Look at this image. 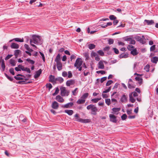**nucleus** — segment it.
<instances>
[{"label": "nucleus", "mask_w": 158, "mask_h": 158, "mask_svg": "<svg viewBox=\"0 0 158 158\" xmlns=\"http://www.w3.org/2000/svg\"><path fill=\"white\" fill-rule=\"evenodd\" d=\"M113 83V81L112 80L108 81L106 84V86H109Z\"/></svg>", "instance_id": "bf43d9fd"}, {"label": "nucleus", "mask_w": 158, "mask_h": 158, "mask_svg": "<svg viewBox=\"0 0 158 158\" xmlns=\"http://www.w3.org/2000/svg\"><path fill=\"white\" fill-rule=\"evenodd\" d=\"M123 39L124 41H129V40H131L130 38L128 36L124 37L123 38Z\"/></svg>", "instance_id": "13d9d810"}, {"label": "nucleus", "mask_w": 158, "mask_h": 158, "mask_svg": "<svg viewBox=\"0 0 158 158\" xmlns=\"http://www.w3.org/2000/svg\"><path fill=\"white\" fill-rule=\"evenodd\" d=\"M85 101V100L80 98L77 102V103L79 104H84Z\"/></svg>", "instance_id": "b1692460"}, {"label": "nucleus", "mask_w": 158, "mask_h": 158, "mask_svg": "<svg viewBox=\"0 0 158 158\" xmlns=\"http://www.w3.org/2000/svg\"><path fill=\"white\" fill-rule=\"evenodd\" d=\"M5 76L8 78V79H9L10 81H13V78L12 77H10L7 74L5 73Z\"/></svg>", "instance_id": "58836bf2"}, {"label": "nucleus", "mask_w": 158, "mask_h": 158, "mask_svg": "<svg viewBox=\"0 0 158 158\" xmlns=\"http://www.w3.org/2000/svg\"><path fill=\"white\" fill-rule=\"evenodd\" d=\"M59 88L57 87L56 88V90L54 93L52 94V95L53 96H55L57 95L59 92Z\"/></svg>", "instance_id": "ea45409f"}, {"label": "nucleus", "mask_w": 158, "mask_h": 158, "mask_svg": "<svg viewBox=\"0 0 158 158\" xmlns=\"http://www.w3.org/2000/svg\"><path fill=\"white\" fill-rule=\"evenodd\" d=\"M128 88L130 89H132V88H135V86L134 85H133L131 83H128Z\"/></svg>", "instance_id": "79ce46f5"}, {"label": "nucleus", "mask_w": 158, "mask_h": 158, "mask_svg": "<svg viewBox=\"0 0 158 158\" xmlns=\"http://www.w3.org/2000/svg\"><path fill=\"white\" fill-rule=\"evenodd\" d=\"M158 61V58L157 56H154L151 59V61L154 63L156 64Z\"/></svg>", "instance_id": "bb28decb"}, {"label": "nucleus", "mask_w": 158, "mask_h": 158, "mask_svg": "<svg viewBox=\"0 0 158 158\" xmlns=\"http://www.w3.org/2000/svg\"><path fill=\"white\" fill-rule=\"evenodd\" d=\"M10 47L12 48L18 49L19 48V45L16 43H12L10 45Z\"/></svg>", "instance_id": "dca6fc26"}, {"label": "nucleus", "mask_w": 158, "mask_h": 158, "mask_svg": "<svg viewBox=\"0 0 158 158\" xmlns=\"http://www.w3.org/2000/svg\"><path fill=\"white\" fill-rule=\"evenodd\" d=\"M110 121L114 123H116L117 122V117L114 114H110L109 115Z\"/></svg>", "instance_id": "0eeeda50"}, {"label": "nucleus", "mask_w": 158, "mask_h": 158, "mask_svg": "<svg viewBox=\"0 0 158 158\" xmlns=\"http://www.w3.org/2000/svg\"><path fill=\"white\" fill-rule=\"evenodd\" d=\"M144 22H146L147 24L148 25H152L154 23V21L153 20H148L145 19L144 20Z\"/></svg>", "instance_id": "a211bd4d"}, {"label": "nucleus", "mask_w": 158, "mask_h": 158, "mask_svg": "<svg viewBox=\"0 0 158 158\" xmlns=\"http://www.w3.org/2000/svg\"><path fill=\"white\" fill-rule=\"evenodd\" d=\"M20 52L21 51L17 49L15 50L14 51V55L16 56V58H17L18 55Z\"/></svg>", "instance_id": "72a5a7b5"}, {"label": "nucleus", "mask_w": 158, "mask_h": 158, "mask_svg": "<svg viewBox=\"0 0 158 158\" xmlns=\"http://www.w3.org/2000/svg\"><path fill=\"white\" fill-rule=\"evenodd\" d=\"M100 99L101 98H94L91 99V101L94 103H96L98 102V101L100 100Z\"/></svg>", "instance_id": "a19ab883"}, {"label": "nucleus", "mask_w": 158, "mask_h": 158, "mask_svg": "<svg viewBox=\"0 0 158 158\" xmlns=\"http://www.w3.org/2000/svg\"><path fill=\"white\" fill-rule=\"evenodd\" d=\"M52 107L55 109H57L59 107V104L56 101L53 102L52 105Z\"/></svg>", "instance_id": "9b49d317"}, {"label": "nucleus", "mask_w": 158, "mask_h": 158, "mask_svg": "<svg viewBox=\"0 0 158 158\" xmlns=\"http://www.w3.org/2000/svg\"><path fill=\"white\" fill-rule=\"evenodd\" d=\"M46 86L47 88H49V89H52V85L50 83L47 84Z\"/></svg>", "instance_id": "8fccbe9b"}, {"label": "nucleus", "mask_w": 158, "mask_h": 158, "mask_svg": "<svg viewBox=\"0 0 158 158\" xmlns=\"http://www.w3.org/2000/svg\"><path fill=\"white\" fill-rule=\"evenodd\" d=\"M10 63L11 65L12 66H15L16 65V61L15 60L11 59L10 60Z\"/></svg>", "instance_id": "c756f323"}, {"label": "nucleus", "mask_w": 158, "mask_h": 158, "mask_svg": "<svg viewBox=\"0 0 158 158\" xmlns=\"http://www.w3.org/2000/svg\"><path fill=\"white\" fill-rule=\"evenodd\" d=\"M120 101L122 103H125L127 101V96L126 94L123 95L120 98Z\"/></svg>", "instance_id": "423d86ee"}, {"label": "nucleus", "mask_w": 158, "mask_h": 158, "mask_svg": "<svg viewBox=\"0 0 158 158\" xmlns=\"http://www.w3.org/2000/svg\"><path fill=\"white\" fill-rule=\"evenodd\" d=\"M19 119L23 123H25L27 122V118L26 117H24L23 114H21L19 117Z\"/></svg>", "instance_id": "ddd939ff"}, {"label": "nucleus", "mask_w": 158, "mask_h": 158, "mask_svg": "<svg viewBox=\"0 0 158 158\" xmlns=\"http://www.w3.org/2000/svg\"><path fill=\"white\" fill-rule=\"evenodd\" d=\"M13 55H8L5 58V60H8L11 57L13 56Z\"/></svg>", "instance_id": "e2e57ef3"}, {"label": "nucleus", "mask_w": 158, "mask_h": 158, "mask_svg": "<svg viewBox=\"0 0 158 158\" xmlns=\"http://www.w3.org/2000/svg\"><path fill=\"white\" fill-rule=\"evenodd\" d=\"M78 88H76L74 90L72 91V93L73 95L74 96L77 95L78 92Z\"/></svg>", "instance_id": "c9c22d12"}, {"label": "nucleus", "mask_w": 158, "mask_h": 158, "mask_svg": "<svg viewBox=\"0 0 158 158\" xmlns=\"http://www.w3.org/2000/svg\"><path fill=\"white\" fill-rule=\"evenodd\" d=\"M130 39H131V40H129V41L130 42L129 44H134L135 43V41L131 38H130Z\"/></svg>", "instance_id": "09e8293b"}, {"label": "nucleus", "mask_w": 158, "mask_h": 158, "mask_svg": "<svg viewBox=\"0 0 158 158\" xmlns=\"http://www.w3.org/2000/svg\"><path fill=\"white\" fill-rule=\"evenodd\" d=\"M101 56H103L104 55V53L102 50H99L97 52Z\"/></svg>", "instance_id": "a18cd8bd"}, {"label": "nucleus", "mask_w": 158, "mask_h": 158, "mask_svg": "<svg viewBox=\"0 0 158 158\" xmlns=\"http://www.w3.org/2000/svg\"><path fill=\"white\" fill-rule=\"evenodd\" d=\"M149 65L147 64L144 67V69L147 72H148L149 70Z\"/></svg>", "instance_id": "c03bdc74"}, {"label": "nucleus", "mask_w": 158, "mask_h": 158, "mask_svg": "<svg viewBox=\"0 0 158 158\" xmlns=\"http://www.w3.org/2000/svg\"><path fill=\"white\" fill-rule=\"evenodd\" d=\"M14 78L17 80H22L23 79L21 77H19L17 76H15L14 77Z\"/></svg>", "instance_id": "69168bd1"}, {"label": "nucleus", "mask_w": 158, "mask_h": 158, "mask_svg": "<svg viewBox=\"0 0 158 158\" xmlns=\"http://www.w3.org/2000/svg\"><path fill=\"white\" fill-rule=\"evenodd\" d=\"M135 39L136 41L139 42L142 44H145L146 43V40L144 35H142L141 37L139 36H136L135 37Z\"/></svg>", "instance_id": "7ed1b4c3"}, {"label": "nucleus", "mask_w": 158, "mask_h": 158, "mask_svg": "<svg viewBox=\"0 0 158 158\" xmlns=\"http://www.w3.org/2000/svg\"><path fill=\"white\" fill-rule=\"evenodd\" d=\"M32 41L34 44H41L42 42L40 36L36 35H33L32 36Z\"/></svg>", "instance_id": "f03ea898"}, {"label": "nucleus", "mask_w": 158, "mask_h": 158, "mask_svg": "<svg viewBox=\"0 0 158 158\" xmlns=\"http://www.w3.org/2000/svg\"><path fill=\"white\" fill-rule=\"evenodd\" d=\"M88 46L89 49L92 50L94 49L96 46L94 44H90L88 45Z\"/></svg>", "instance_id": "473e14b6"}, {"label": "nucleus", "mask_w": 158, "mask_h": 158, "mask_svg": "<svg viewBox=\"0 0 158 158\" xmlns=\"http://www.w3.org/2000/svg\"><path fill=\"white\" fill-rule=\"evenodd\" d=\"M109 18L111 20H114L116 19V17L114 15H111L109 16Z\"/></svg>", "instance_id": "de8ad7c7"}, {"label": "nucleus", "mask_w": 158, "mask_h": 158, "mask_svg": "<svg viewBox=\"0 0 158 158\" xmlns=\"http://www.w3.org/2000/svg\"><path fill=\"white\" fill-rule=\"evenodd\" d=\"M139 52L137 51L136 49L134 48L133 50L131 51V54L134 56H135L138 54Z\"/></svg>", "instance_id": "412c9836"}, {"label": "nucleus", "mask_w": 158, "mask_h": 158, "mask_svg": "<svg viewBox=\"0 0 158 158\" xmlns=\"http://www.w3.org/2000/svg\"><path fill=\"white\" fill-rule=\"evenodd\" d=\"M122 119L123 120H125L127 117V116L126 114H123L121 117Z\"/></svg>", "instance_id": "603ef678"}, {"label": "nucleus", "mask_w": 158, "mask_h": 158, "mask_svg": "<svg viewBox=\"0 0 158 158\" xmlns=\"http://www.w3.org/2000/svg\"><path fill=\"white\" fill-rule=\"evenodd\" d=\"M61 95L63 96H68L69 94V91L67 90L65 87H62L60 88Z\"/></svg>", "instance_id": "39448f33"}, {"label": "nucleus", "mask_w": 158, "mask_h": 158, "mask_svg": "<svg viewBox=\"0 0 158 158\" xmlns=\"http://www.w3.org/2000/svg\"><path fill=\"white\" fill-rule=\"evenodd\" d=\"M56 66L58 70L59 71L61 70L62 69V64L61 62L56 63Z\"/></svg>", "instance_id": "6ab92c4d"}, {"label": "nucleus", "mask_w": 158, "mask_h": 158, "mask_svg": "<svg viewBox=\"0 0 158 158\" xmlns=\"http://www.w3.org/2000/svg\"><path fill=\"white\" fill-rule=\"evenodd\" d=\"M83 54L85 57V60H88L89 58V55L88 53L85 52V53Z\"/></svg>", "instance_id": "3c124183"}, {"label": "nucleus", "mask_w": 158, "mask_h": 158, "mask_svg": "<svg viewBox=\"0 0 158 158\" xmlns=\"http://www.w3.org/2000/svg\"><path fill=\"white\" fill-rule=\"evenodd\" d=\"M129 101L131 103H134L135 101V100L133 98L132 94H129Z\"/></svg>", "instance_id": "cd10ccee"}, {"label": "nucleus", "mask_w": 158, "mask_h": 158, "mask_svg": "<svg viewBox=\"0 0 158 158\" xmlns=\"http://www.w3.org/2000/svg\"><path fill=\"white\" fill-rule=\"evenodd\" d=\"M156 48V45H154L151 46L150 48L151 52H153Z\"/></svg>", "instance_id": "6e6d98bb"}, {"label": "nucleus", "mask_w": 158, "mask_h": 158, "mask_svg": "<svg viewBox=\"0 0 158 158\" xmlns=\"http://www.w3.org/2000/svg\"><path fill=\"white\" fill-rule=\"evenodd\" d=\"M83 63V61L81 58H77L76 61L75 63L74 64V66L76 68L81 66Z\"/></svg>", "instance_id": "20e7f679"}, {"label": "nucleus", "mask_w": 158, "mask_h": 158, "mask_svg": "<svg viewBox=\"0 0 158 158\" xmlns=\"http://www.w3.org/2000/svg\"><path fill=\"white\" fill-rule=\"evenodd\" d=\"M22 71H26L27 73H31V70L30 69L27 68V67H26V68H23V69H22Z\"/></svg>", "instance_id": "f704fd0d"}, {"label": "nucleus", "mask_w": 158, "mask_h": 158, "mask_svg": "<svg viewBox=\"0 0 158 158\" xmlns=\"http://www.w3.org/2000/svg\"><path fill=\"white\" fill-rule=\"evenodd\" d=\"M105 102L106 104L109 106L110 103V99H106L105 100Z\"/></svg>", "instance_id": "864d4df0"}, {"label": "nucleus", "mask_w": 158, "mask_h": 158, "mask_svg": "<svg viewBox=\"0 0 158 158\" xmlns=\"http://www.w3.org/2000/svg\"><path fill=\"white\" fill-rule=\"evenodd\" d=\"M118 57L120 59L126 58L128 57V55L127 53L123 52L120 54Z\"/></svg>", "instance_id": "f8f14e48"}, {"label": "nucleus", "mask_w": 158, "mask_h": 158, "mask_svg": "<svg viewBox=\"0 0 158 158\" xmlns=\"http://www.w3.org/2000/svg\"><path fill=\"white\" fill-rule=\"evenodd\" d=\"M128 50L131 51L134 48V47L131 45H129L127 47Z\"/></svg>", "instance_id": "4c0bfd02"}, {"label": "nucleus", "mask_w": 158, "mask_h": 158, "mask_svg": "<svg viewBox=\"0 0 158 158\" xmlns=\"http://www.w3.org/2000/svg\"><path fill=\"white\" fill-rule=\"evenodd\" d=\"M113 50H114V52L116 54H119V52L118 50L116 48H112Z\"/></svg>", "instance_id": "4d7b16f0"}, {"label": "nucleus", "mask_w": 158, "mask_h": 158, "mask_svg": "<svg viewBox=\"0 0 158 158\" xmlns=\"http://www.w3.org/2000/svg\"><path fill=\"white\" fill-rule=\"evenodd\" d=\"M40 55H41V56L42 57L43 61L44 62H45V56H44V54L43 53H42V52H40Z\"/></svg>", "instance_id": "0e129e2a"}, {"label": "nucleus", "mask_w": 158, "mask_h": 158, "mask_svg": "<svg viewBox=\"0 0 158 158\" xmlns=\"http://www.w3.org/2000/svg\"><path fill=\"white\" fill-rule=\"evenodd\" d=\"M68 73V77L69 78H71L73 76V75H72L71 72V71H69Z\"/></svg>", "instance_id": "338daca9"}, {"label": "nucleus", "mask_w": 158, "mask_h": 158, "mask_svg": "<svg viewBox=\"0 0 158 158\" xmlns=\"http://www.w3.org/2000/svg\"><path fill=\"white\" fill-rule=\"evenodd\" d=\"M14 40H15V41H16V42H22L24 41L23 39V38L22 39H20L19 38H15L12 40H10L9 41V42H11Z\"/></svg>", "instance_id": "aec40b11"}, {"label": "nucleus", "mask_w": 158, "mask_h": 158, "mask_svg": "<svg viewBox=\"0 0 158 158\" xmlns=\"http://www.w3.org/2000/svg\"><path fill=\"white\" fill-rule=\"evenodd\" d=\"M73 105L74 104L73 102H70L66 104L63 106H62L61 107L64 108H70L71 107L73 106Z\"/></svg>", "instance_id": "6e6552de"}, {"label": "nucleus", "mask_w": 158, "mask_h": 158, "mask_svg": "<svg viewBox=\"0 0 158 158\" xmlns=\"http://www.w3.org/2000/svg\"><path fill=\"white\" fill-rule=\"evenodd\" d=\"M49 81L51 82H56L55 80V78L54 76L52 75H50L49 77Z\"/></svg>", "instance_id": "5701e85b"}, {"label": "nucleus", "mask_w": 158, "mask_h": 158, "mask_svg": "<svg viewBox=\"0 0 158 158\" xmlns=\"http://www.w3.org/2000/svg\"><path fill=\"white\" fill-rule=\"evenodd\" d=\"M77 121L84 123H87L89 122V120L88 119H83L81 118H79L77 120Z\"/></svg>", "instance_id": "4468645a"}, {"label": "nucleus", "mask_w": 158, "mask_h": 158, "mask_svg": "<svg viewBox=\"0 0 158 158\" xmlns=\"http://www.w3.org/2000/svg\"><path fill=\"white\" fill-rule=\"evenodd\" d=\"M67 73L66 71H64L62 73V76L63 77H65L67 76Z\"/></svg>", "instance_id": "774afa93"}, {"label": "nucleus", "mask_w": 158, "mask_h": 158, "mask_svg": "<svg viewBox=\"0 0 158 158\" xmlns=\"http://www.w3.org/2000/svg\"><path fill=\"white\" fill-rule=\"evenodd\" d=\"M56 99L57 101L60 102H63L64 101L63 98L59 95L56 97Z\"/></svg>", "instance_id": "2eb2a0df"}, {"label": "nucleus", "mask_w": 158, "mask_h": 158, "mask_svg": "<svg viewBox=\"0 0 158 158\" xmlns=\"http://www.w3.org/2000/svg\"><path fill=\"white\" fill-rule=\"evenodd\" d=\"M64 112L69 115H72L73 113V111L71 110H64Z\"/></svg>", "instance_id": "4be33fe9"}, {"label": "nucleus", "mask_w": 158, "mask_h": 158, "mask_svg": "<svg viewBox=\"0 0 158 158\" xmlns=\"http://www.w3.org/2000/svg\"><path fill=\"white\" fill-rule=\"evenodd\" d=\"M98 54L95 52H92L91 53V56L93 57H96L98 55Z\"/></svg>", "instance_id": "052dcab7"}, {"label": "nucleus", "mask_w": 158, "mask_h": 158, "mask_svg": "<svg viewBox=\"0 0 158 158\" xmlns=\"http://www.w3.org/2000/svg\"><path fill=\"white\" fill-rule=\"evenodd\" d=\"M55 80L56 81H58L60 83H62L64 81L63 79L61 77H59L56 78Z\"/></svg>", "instance_id": "2f4dec72"}, {"label": "nucleus", "mask_w": 158, "mask_h": 158, "mask_svg": "<svg viewBox=\"0 0 158 158\" xmlns=\"http://www.w3.org/2000/svg\"><path fill=\"white\" fill-rule=\"evenodd\" d=\"M114 40L113 39L109 38L108 40V43L109 45H111L113 44Z\"/></svg>", "instance_id": "37998d69"}, {"label": "nucleus", "mask_w": 158, "mask_h": 158, "mask_svg": "<svg viewBox=\"0 0 158 158\" xmlns=\"http://www.w3.org/2000/svg\"><path fill=\"white\" fill-rule=\"evenodd\" d=\"M135 79L136 81H139V84L140 85L142 84L143 82V79L142 78L139 77H136Z\"/></svg>", "instance_id": "c85d7f7f"}, {"label": "nucleus", "mask_w": 158, "mask_h": 158, "mask_svg": "<svg viewBox=\"0 0 158 158\" xmlns=\"http://www.w3.org/2000/svg\"><path fill=\"white\" fill-rule=\"evenodd\" d=\"M87 109L88 110H91V114L94 115L97 114V112L98 111V109L94 105L91 104L88 105L86 107Z\"/></svg>", "instance_id": "f257e3e1"}, {"label": "nucleus", "mask_w": 158, "mask_h": 158, "mask_svg": "<svg viewBox=\"0 0 158 158\" xmlns=\"http://www.w3.org/2000/svg\"><path fill=\"white\" fill-rule=\"evenodd\" d=\"M1 67L3 71L5 70V64L4 61L3 59H1Z\"/></svg>", "instance_id": "393cba45"}, {"label": "nucleus", "mask_w": 158, "mask_h": 158, "mask_svg": "<svg viewBox=\"0 0 158 158\" xmlns=\"http://www.w3.org/2000/svg\"><path fill=\"white\" fill-rule=\"evenodd\" d=\"M26 61H27L28 62H29L30 64H34L35 63V61L29 58L27 59Z\"/></svg>", "instance_id": "e433bc0d"}, {"label": "nucleus", "mask_w": 158, "mask_h": 158, "mask_svg": "<svg viewBox=\"0 0 158 158\" xmlns=\"http://www.w3.org/2000/svg\"><path fill=\"white\" fill-rule=\"evenodd\" d=\"M98 67L99 69H103L104 68V65L102 61L100 60L98 63Z\"/></svg>", "instance_id": "f3484780"}, {"label": "nucleus", "mask_w": 158, "mask_h": 158, "mask_svg": "<svg viewBox=\"0 0 158 158\" xmlns=\"http://www.w3.org/2000/svg\"><path fill=\"white\" fill-rule=\"evenodd\" d=\"M10 72L13 75H14L15 73L14 72V69L13 68H11L9 69Z\"/></svg>", "instance_id": "680f3d73"}, {"label": "nucleus", "mask_w": 158, "mask_h": 158, "mask_svg": "<svg viewBox=\"0 0 158 158\" xmlns=\"http://www.w3.org/2000/svg\"><path fill=\"white\" fill-rule=\"evenodd\" d=\"M55 61L56 63L60 62V55L59 54H58L56 56Z\"/></svg>", "instance_id": "7c9ffc66"}, {"label": "nucleus", "mask_w": 158, "mask_h": 158, "mask_svg": "<svg viewBox=\"0 0 158 158\" xmlns=\"http://www.w3.org/2000/svg\"><path fill=\"white\" fill-rule=\"evenodd\" d=\"M112 110L114 113H116L119 111L120 110V108H113Z\"/></svg>", "instance_id": "49530a36"}, {"label": "nucleus", "mask_w": 158, "mask_h": 158, "mask_svg": "<svg viewBox=\"0 0 158 158\" xmlns=\"http://www.w3.org/2000/svg\"><path fill=\"white\" fill-rule=\"evenodd\" d=\"M89 95V94L88 93H86L84 94L83 95L81 96V98L85 100V99L87 98Z\"/></svg>", "instance_id": "a878e982"}, {"label": "nucleus", "mask_w": 158, "mask_h": 158, "mask_svg": "<svg viewBox=\"0 0 158 158\" xmlns=\"http://www.w3.org/2000/svg\"><path fill=\"white\" fill-rule=\"evenodd\" d=\"M75 83V81L73 80H71L67 81L66 83L68 86H70L71 85H73Z\"/></svg>", "instance_id": "1a4fd4ad"}, {"label": "nucleus", "mask_w": 158, "mask_h": 158, "mask_svg": "<svg viewBox=\"0 0 158 158\" xmlns=\"http://www.w3.org/2000/svg\"><path fill=\"white\" fill-rule=\"evenodd\" d=\"M42 71V70L41 69H40L38 71H36L35 72V74L34 75V78L36 79L38 78L41 73Z\"/></svg>", "instance_id": "9d476101"}, {"label": "nucleus", "mask_w": 158, "mask_h": 158, "mask_svg": "<svg viewBox=\"0 0 158 158\" xmlns=\"http://www.w3.org/2000/svg\"><path fill=\"white\" fill-rule=\"evenodd\" d=\"M106 72L103 70H100L96 71V73L98 74L101 73L102 74H104L106 73Z\"/></svg>", "instance_id": "5fc2aeb1"}]
</instances>
